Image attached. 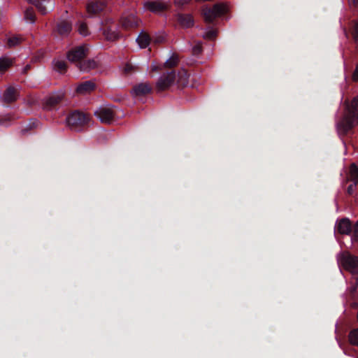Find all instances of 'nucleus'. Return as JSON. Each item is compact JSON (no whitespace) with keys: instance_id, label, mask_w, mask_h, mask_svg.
I'll return each instance as SVG.
<instances>
[{"instance_id":"f257e3e1","label":"nucleus","mask_w":358,"mask_h":358,"mask_svg":"<svg viewBox=\"0 0 358 358\" xmlns=\"http://www.w3.org/2000/svg\"><path fill=\"white\" fill-rule=\"evenodd\" d=\"M358 96L355 97L350 105L347 106V113L343 120L338 124L337 128L340 134H345L352 127L358 124Z\"/></svg>"},{"instance_id":"f03ea898","label":"nucleus","mask_w":358,"mask_h":358,"mask_svg":"<svg viewBox=\"0 0 358 358\" xmlns=\"http://www.w3.org/2000/svg\"><path fill=\"white\" fill-rule=\"evenodd\" d=\"M187 78L188 75L185 71H182L178 75H176L174 71L164 73L158 80V90L168 89L176 84H179L180 85H185L187 82Z\"/></svg>"},{"instance_id":"7ed1b4c3","label":"nucleus","mask_w":358,"mask_h":358,"mask_svg":"<svg viewBox=\"0 0 358 358\" xmlns=\"http://www.w3.org/2000/svg\"><path fill=\"white\" fill-rule=\"evenodd\" d=\"M337 262L340 268L352 273L358 272V257L348 252H342L337 255Z\"/></svg>"},{"instance_id":"20e7f679","label":"nucleus","mask_w":358,"mask_h":358,"mask_svg":"<svg viewBox=\"0 0 358 358\" xmlns=\"http://www.w3.org/2000/svg\"><path fill=\"white\" fill-rule=\"evenodd\" d=\"M89 120V117L84 113L74 110L67 116L66 123L71 130L80 131L83 127L87 124Z\"/></svg>"},{"instance_id":"39448f33","label":"nucleus","mask_w":358,"mask_h":358,"mask_svg":"<svg viewBox=\"0 0 358 358\" xmlns=\"http://www.w3.org/2000/svg\"><path fill=\"white\" fill-rule=\"evenodd\" d=\"M101 30L105 38L109 41H115L121 36L120 33L117 31L116 24L110 18H107L102 22Z\"/></svg>"},{"instance_id":"423d86ee","label":"nucleus","mask_w":358,"mask_h":358,"mask_svg":"<svg viewBox=\"0 0 358 358\" xmlns=\"http://www.w3.org/2000/svg\"><path fill=\"white\" fill-rule=\"evenodd\" d=\"M87 56V48L84 46H78L71 50L67 53V58L71 62H76V66H78V62H82Z\"/></svg>"},{"instance_id":"0eeeda50","label":"nucleus","mask_w":358,"mask_h":358,"mask_svg":"<svg viewBox=\"0 0 358 358\" xmlns=\"http://www.w3.org/2000/svg\"><path fill=\"white\" fill-rule=\"evenodd\" d=\"M122 27L125 29H132L138 27L141 21L134 14L124 16L121 18Z\"/></svg>"},{"instance_id":"6e6552de","label":"nucleus","mask_w":358,"mask_h":358,"mask_svg":"<svg viewBox=\"0 0 358 358\" xmlns=\"http://www.w3.org/2000/svg\"><path fill=\"white\" fill-rule=\"evenodd\" d=\"M95 115L102 122L110 124L115 117V112L111 108H101L95 112Z\"/></svg>"},{"instance_id":"1a4fd4ad","label":"nucleus","mask_w":358,"mask_h":358,"mask_svg":"<svg viewBox=\"0 0 358 358\" xmlns=\"http://www.w3.org/2000/svg\"><path fill=\"white\" fill-rule=\"evenodd\" d=\"M352 225L348 218H343L338 220L335 226V231L341 234H349L351 231Z\"/></svg>"},{"instance_id":"9d476101","label":"nucleus","mask_w":358,"mask_h":358,"mask_svg":"<svg viewBox=\"0 0 358 358\" xmlns=\"http://www.w3.org/2000/svg\"><path fill=\"white\" fill-rule=\"evenodd\" d=\"M72 29V24L67 20H62L58 22L54 31L57 32L59 36H64L69 34Z\"/></svg>"},{"instance_id":"9b49d317","label":"nucleus","mask_w":358,"mask_h":358,"mask_svg":"<svg viewBox=\"0 0 358 358\" xmlns=\"http://www.w3.org/2000/svg\"><path fill=\"white\" fill-rule=\"evenodd\" d=\"M106 7V3L99 0L90 1L87 4V10L88 13L96 15L102 12Z\"/></svg>"},{"instance_id":"f8f14e48","label":"nucleus","mask_w":358,"mask_h":358,"mask_svg":"<svg viewBox=\"0 0 358 358\" xmlns=\"http://www.w3.org/2000/svg\"><path fill=\"white\" fill-rule=\"evenodd\" d=\"M95 83L92 80H87L80 83L76 87V92L80 94L90 93L94 90Z\"/></svg>"},{"instance_id":"ddd939ff","label":"nucleus","mask_w":358,"mask_h":358,"mask_svg":"<svg viewBox=\"0 0 358 358\" xmlns=\"http://www.w3.org/2000/svg\"><path fill=\"white\" fill-rule=\"evenodd\" d=\"M17 99V91L15 88L13 87H8L3 96H2V100L4 103H10L14 101H15Z\"/></svg>"},{"instance_id":"4468645a","label":"nucleus","mask_w":358,"mask_h":358,"mask_svg":"<svg viewBox=\"0 0 358 358\" xmlns=\"http://www.w3.org/2000/svg\"><path fill=\"white\" fill-rule=\"evenodd\" d=\"M152 90V87L149 83H143L136 85L133 87V92L136 96H143L149 94Z\"/></svg>"},{"instance_id":"2eb2a0df","label":"nucleus","mask_w":358,"mask_h":358,"mask_svg":"<svg viewBox=\"0 0 358 358\" xmlns=\"http://www.w3.org/2000/svg\"><path fill=\"white\" fill-rule=\"evenodd\" d=\"M97 66L96 62L93 59L89 60H83L82 62H78V66L77 67L81 71H89L91 69H94Z\"/></svg>"},{"instance_id":"dca6fc26","label":"nucleus","mask_w":358,"mask_h":358,"mask_svg":"<svg viewBox=\"0 0 358 358\" xmlns=\"http://www.w3.org/2000/svg\"><path fill=\"white\" fill-rule=\"evenodd\" d=\"M150 41L151 39L150 36L144 31L141 32L136 38V42L141 48H147L150 44Z\"/></svg>"},{"instance_id":"f3484780","label":"nucleus","mask_w":358,"mask_h":358,"mask_svg":"<svg viewBox=\"0 0 358 358\" xmlns=\"http://www.w3.org/2000/svg\"><path fill=\"white\" fill-rule=\"evenodd\" d=\"M61 101L62 96L60 95L51 96L46 100L45 107L48 110H51L57 106Z\"/></svg>"},{"instance_id":"a211bd4d","label":"nucleus","mask_w":358,"mask_h":358,"mask_svg":"<svg viewBox=\"0 0 358 358\" xmlns=\"http://www.w3.org/2000/svg\"><path fill=\"white\" fill-rule=\"evenodd\" d=\"M203 15L206 22H211L217 17L216 13L213 8H204L203 9Z\"/></svg>"},{"instance_id":"6ab92c4d","label":"nucleus","mask_w":358,"mask_h":358,"mask_svg":"<svg viewBox=\"0 0 358 358\" xmlns=\"http://www.w3.org/2000/svg\"><path fill=\"white\" fill-rule=\"evenodd\" d=\"M178 21L182 26L185 27H189L193 24V19L189 15H179Z\"/></svg>"},{"instance_id":"aec40b11","label":"nucleus","mask_w":358,"mask_h":358,"mask_svg":"<svg viewBox=\"0 0 358 358\" xmlns=\"http://www.w3.org/2000/svg\"><path fill=\"white\" fill-rule=\"evenodd\" d=\"M24 19L27 21H29L31 23L35 22L36 15H35L34 8L32 7H29V8H27L26 10L24 11Z\"/></svg>"},{"instance_id":"412c9836","label":"nucleus","mask_w":358,"mask_h":358,"mask_svg":"<svg viewBox=\"0 0 358 358\" xmlns=\"http://www.w3.org/2000/svg\"><path fill=\"white\" fill-rule=\"evenodd\" d=\"M348 338L350 344L358 346V328L349 333Z\"/></svg>"},{"instance_id":"4be33fe9","label":"nucleus","mask_w":358,"mask_h":358,"mask_svg":"<svg viewBox=\"0 0 358 358\" xmlns=\"http://www.w3.org/2000/svg\"><path fill=\"white\" fill-rule=\"evenodd\" d=\"M54 69L59 73H64L67 69L66 63L64 61L57 60L54 64Z\"/></svg>"},{"instance_id":"5701e85b","label":"nucleus","mask_w":358,"mask_h":358,"mask_svg":"<svg viewBox=\"0 0 358 358\" xmlns=\"http://www.w3.org/2000/svg\"><path fill=\"white\" fill-rule=\"evenodd\" d=\"M13 64V61L8 58H0V71H4Z\"/></svg>"},{"instance_id":"b1692460","label":"nucleus","mask_w":358,"mask_h":358,"mask_svg":"<svg viewBox=\"0 0 358 358\" xmlns=\"http://www.w3.org/2000/svg\"><path fill=\"white\" fill-rule=\"evenodd\" d=\"M213 8L216 13L217 17L224 14L227 10V6L225 4H216Z\"/></svg>"},{"instance_id":"393cba45","label":"nucleus","mask_w":358,"mask_h":358,"mask_svg":"<svg viewBox=\"0 0 358 358\" xmlns=\"http://www.w3.org/2000/svg\"><path fill=\"white\" fill-rule=\"evenodd\" d=\"M178 62V57L177 55H171L166 61L164 64L168 68H171L177 65Z\"/></svg>"},{"instance_id":"a878e982","label":"nucleus","mask_w":358,"mask_h":358,"mask_svg":"<svg viewBox=\"0 0 358 358\" xmlns=\"http://www.w3.org/2000/svg\"><path fill=\"white\" fill-rule=\"evenodd\" d=\"M29 3L34 4L38 8V11L41 13V14L45 15L47 13V9L45 6H43L39 0H27Z\"/></svg>"},{"instance_id":"bb28decb","label":"nucleus","mask_w":358,"mask_h":358,"mask_svg":"<svg viewBox=\"0 0 358 358\" xmlns=\"http://www.w3.org/2000/svg\"><path fill=\"white\" fill-rule=\"evenodd\" d=\"M350 178L355 184L358 182V168L354 164L350 166Z\"/></svg>"},{"instance_id":"cd10ccee","label":"nucleus","mask_w":358,"mask_h":358,"mask_svg":"<svg viewBox=\"0 0 358 358\" xmlns=\"http://www.w3.org/2000/svg\"><path fill=\"white\" fill-rule=\"evenodd\" d=\"M22 41V38L19 36H13L8 39V45L11 48L20 44Z\"/></svg>"},{"instance_id":"c85d7f7f","label":"nucleus","mask_w":358,"mask_h":358,"mask_svg":"<svg viewBox=\"0 0 358 358\" xmlns=\"http://www.w3.org/2000/svg\"><path fill=\"white\" fill-rule=\"evenodd\" d=\"M38 122L36 121H31L24 128L22 129L21 132L22 134H27L29 131L36 128Z\"/></svg>"},{"instance_id":"c756f323","label":"nucleus","mask_w":358,"mask_h":358,"mask_svg":"<svg viewBox=\"0 0 358 358\" xmlns=\"http://www.w3.org/2000/svg\"><path fill=\"white\" fill-rule=\"evenodd\" d=\"M78 31L83 36H87L89 32L87 24L85 22L80 23L78 27Z\"/></svg>"},{"instance_id":"7c9ffc66","label":"nucleus","mask_w":358,"mask_h":358,"mask_svg":"<svg viewBox=\"0 0 358 358\" xmlns=\"http://www.w3.org/2000/svg\"><path fill=\"white\" fill-rule=\"evenodd\" d=\"M145 6L149 10L156 13L157 12V1H147Z\"/></svg>"},{"instance_id":"2f4dec72","label":"nucleus","mask_w":358,"mask_h":358,"mask_svg":"<svg viewBox=\"0 0 358 358\" xmlns=\"http://www.w3.org/2000/svg\"><path fill=\"white\" fill-rule=\"evenodd\" d=\"M13 120V118L9 115L1 116L0 117V124L3 125V126H8V123L10 121H12Z\"/></svg>"},{"instance_id":"473e14b6","label":"nucleus","mask_w":358,"mask_h":358,"mask_svg":"<svg viewBox=\"0 0 358 358\" xmlns=\"http://www.w3.org/2000/svg\"><path fill=\"white\" fill-rule=\"evenodd\" d=\"M136 71V67L134 66L131 64L127 63L124 68V71L125 74H131Z\"/></svg>"},{"instance_id":"72a5a7b5","label":"nucleus","mask_w":358,"mask_h":358,"mask_svg":"<svg viewBox=\"0 0 358 358\" xmlns=\"http://www.w3.org/2000/svg\"><path fill=\"white\" fill-rule=\"evenodd\" d=\"M352 241H358V221L355 224L352 229Z\"/></svg>"},{"instance_id":"f704fd0d","label":"nucleus","mask_w":358,"mask_h":358,"mask_svg":"<svg viewBox=\"0 0 358 358\" xmlns=\"http://www.w3.org/2000/svg\"><path fill=\"white\" fill-rule=\"evenodd\" d=\"M169 5L168 2H160L158 0V10L166 9L169 7Z\"/></svg>"},{"instance_id":"c9c22d12","label":"nucleus","mask_w":358,"mask_h":358,"mask_svg":"<svg viewBox=\"0 0 358 358\" xmlns=\"http://www.w3.org/2000/svg\"><path fill=\"white\" fill-rule=\"evenodd\" d=\"M215 31H213V30H210V31H207L205 35H204V38H208V39H211V38H213L215 36Z\"/></svg>"},{"instance_id":"e433bc0d","label":"nucleus","mask_w":358,"mask_h":358,"mask_svg":"<svg viewBox=\"0 0 358 358\" xmlns=\"http://www.w3.org/2000/svg\"><path fill=\"white\" fill-rule=\"evenodd\" d=\"M353 34L355 39L358 42V24L356 23L354 26Z\"/></svg>"},{"instance_id":"4c0bfd02","label":"nucleus","mask_w":358,"mask_h":358,"mask_svg":"<svg viewBox=\"0 0 358 358\" xmlns=\"http://www.w3.org/2000/svg\"><path fill=\"white\" fill-rule=\"evenodd\" d=\"M166 39V34L164 33H162L158 34V43L163 42Z\"/></svg>"},{"instance_id":"58836bf2","label":"nucleus","mask_w":358,"mask_h":358,"mask_svg":"<svg viewBox=\"0 0 358 358\" xmlns=\"http://www.w3.org/2000/svg\"><path fill=\"white\" fill-rule=\"evenodd\" d=\"M352 77L354 80L358 81V67L355 69Z\"/></svg>"},{"instance_id":"ea45409f","label":"nucleus","mask_w":358,"mask_h":358,"mask_svg":"<svg viewBox=\"0 0 358 358\" xmlns=\"http://www.w3.org/2000/svg\"><path fill=\"white\" fill-rule=\"evenodd\" d=\"M355 185H350L348 187V192L349 194H352L354 191V187L355 186Z\"/></svg>"},{"instance_id":"a19ab883","label":"nucleus","mask_w":358,"mask_h":358,"mask_svg":"<svg viewBox=\"0 0 358 358\" xmlns=\"http://www.w3.org/2000/svg\"><path fill=\"white\" fill-rule=\"evenodd\" d=\"M189 0H176V3L180 5H183L189 2Z\"/></svg>"},{"instance_id":"79ce46f5","label":"nucleus","mask_w":358,"mask_h":358,"mask_svg":"<svg viewBox=\"0 0 358 358\" xmlns=\"http://www.w3.org/2000/svg\"><path fill=\"white\" fill-rule=\"evenodd\" d=\"M31 68V66L29 64H27L25 66V67L24 68V73H26L27 72V71H29Z\"/></svg>"},{"instance_id":"37998d69","label":"nucleus","mask_w":358,"mask_h":358,"mask_svg":"<svg viewBox=\"0 0 358 358\" xmlns=\"http://www.w3.org/2000/svg\"><path fill=\"white\" fill-rule=\"evenodd\" d=\"M152 72L157 71V65H152L151 67Z\"/></svg>"},{"instance_id":"c03bdc74","label":"nucleus","mask_w":358,"mask_h":358,"mask_svg":"<svg viewBox=\"0 0 358 358\" xmlns=\"http://www.w3.org/2000/svg\"><path fill=\"white\" fill-rule=\"evenodd\" d=\"M352 1L353 3H354L355 6H358V0H352Z\"/></svg>"},{"instance_id":"a18cd8bd","label":"nucleus","mask_w":358,"mask_h":358,"mask_svg":"<svg viewBox=\"0 0 358 358\" xmlns=\"http://www.w3.org/2000/svg\"><path fill=\"white\" fill-rule=\"evenodd\" d=\"M356 289V287H353L352 292H354Z\"/></svg>"},{"instance_id":"49530a36","label":"nucleus","mask_w":358,"mask_h":358,"mask_svg":"<svg viewBox=\"0 0 358 358\" xmlns=\"http://www.w3.org/2000/svg\"><path fill=\"white\" fill-rule=\"evenodd\" d=\"M358 358V357H357Z\"/></svg>"}]
</instances>
